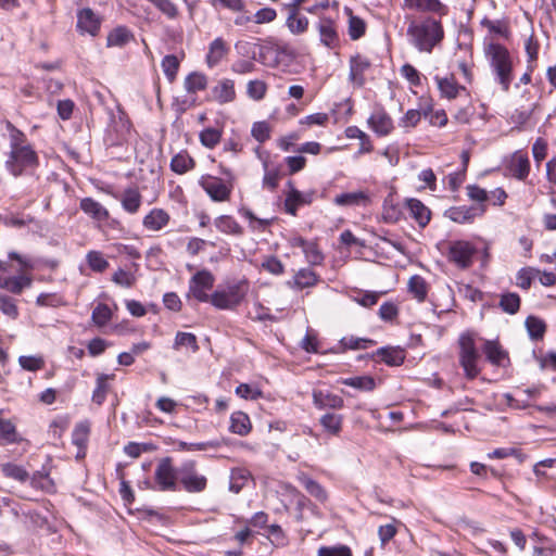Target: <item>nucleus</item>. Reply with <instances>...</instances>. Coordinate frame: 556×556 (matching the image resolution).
Returning a JSON list of instances; mask_svg holds the SVG:
<instances>
[{
    "instance_id": "f257e3e1",
    "label": "nucleus",
    "mask_w": 556,
    "mask_h": 556,
    "mask_svg": "<svg viewBox=\"0 0 556 556\" xmlns=\"http://www.w3.org/2000/svg\"><path fill=\"white\" fill-rule=\"evenodd\" d=\"M407 35L418 50L430 52L443 39L444 30L440 21L428 16L419 22H412Z\"/></svg>"
},
{
    "instance_id": "f03ea898",
    "label": "nucleus",
    "mask_w": 556,
    "mask_h": 556,
    "mask_svg": "<svg viewBox=\"0 0 556 556\" xmlns=\"http://www.w3.org/2000/svg\"><path fill=\"white\" fill-rule=\"evenodd\" d=\"M39 166V157L31 146L10 150L4 162L5 169L14 177L33 175Z\"/></svg>"
},
{
    "instance_id": "7ed1b4c3",
    "label": "nucleus",
    "mask_w": 556,
    "mask_h": 556,
    "mask_svg": "<svg viewBox=\"0 0 556 556\" xmlns=\"http://www.w3.org/2000/svg\"><path fill=\"white\" fill-rule=\"evenodd\" d=\"M458 348V361L465 377L469 380L477 378L481 370L478 367L480 354L476 345L475 333L471 331L460 333Z\"/></svg>"
},
{
    "instance_id": "20e7f679",
    "label": "nucleus",
    "mask_w": 556,
    "mask_h": 556,
    "mask_svg": "<svg viewBox=\"0 0 556 556\" xmlns=\"http://www.w3.org/2000/svg\"><path fill=\"white\" fill-rule=\"evenodd\" d=\"M179 482V468H175L172 457H163L159 460L154 471V483L152 486L150 481L144 484L149 489H154L161 492H176Z\"/></svg>"
},
{
    "instance_id": "39448f33",
    "label": "nucleus",
    "mask_w": 556,
    "mask_h": 556,
    "mask_svg": "<svg viewBox=\"0 0 556 556\" xmlns=\"http://www.w3.org/2000/svg\"><path fill=\"white\" fill-rule=\"evenodd\" d=\"M247 294V282L229 285L226 289L215 290L208 302L217 309L233 311L241 304Z\"/></svg>"
},
{
    "instance_id": "423d86ee",
    "label": "nucleus",
    "mask_w": 556,
    "mask_h": 556,
    "mask_svg": "<svg viewBox=\"0 0 556 556\" xmlns=\"http://www.w3.org/2000/svg\"><path fill=\"white\" fill-rule=\"evenodd\" d=\"M179 484L188 493H201L207 488V478L199 473L194 460H187L179 467Z\"/></svg>"
},
{
    "instance_id": "0eeeda50",
    "label": "nucleus",
    "mask_w": 556,
    "mask_h": 556,
    "mask_svg": "<svg viewBox=\"0 0 556 556\" xmlns=\"http://www.w3.org/2000/svg\"><path fill=\"white\" fill-rule=\"evenodd\" d=\"M476 247L467 240H454L448 243L446 258L459 269H468L473 264Z\"/></svg>"
},
{
    "instance_id": "6e6552de",
    "label": "nucleus",
    "mask_w": 556,
    "mask_h": 556,
    "mask_svg": "<svg viewBox=\"0 0 556 556\" xmlns=\"http://www.w3.org/2000/svg\"><path fill=\"white\" fill-rule=\"evenodd\" d=\"M215 277L207 269L197 271L189 280L188 298H193L198 302H208L210 295L207 292L214 287Z\"/></svg>"
},
{
    "instance_id": "1a4fd4ad",
    "label": "nucleus",
    "mask_w": 556,
    "mask_h": 556,
    "mask_svg": "<svg viewBox=\"0 0 556 556\" xmlns=\"http://www.w3.org/2000/svg\"><path fill=\"white\" fill-rule=\"evenodd\" d=\"M199 185L214 202L228 201L233 188L231 182H225L222 178L211 175L202 176Z\"/></svg>"
},
{
    "instance_id": "9d476101",
    "label": "nucleus",
    "mask_w": 556,
    "mask_h": 556,
    "mask_svg": "<svg viewBox=\"0 0 556 556\" xmlns=\"http://www.w3.org/2000/svg\"><path fill=\"white\" fill-rule=\"evenodd\" d=\"M530 160L527 152L517 150L510 154L504 164L505 175L519 181H526L530 174Z\"/></svg>"
},
{
    "instance_id": "9b49d317",
    "label": "nucleus",
    "mask_w": 556,
    "mask_h": 556,
    "mask_svg": "<svg viewBox=\"0 0 556 556\" xmlns=\"http://www.w3.org/2000/svg\"><path fill=\"white\" fill-rule=\"evenodd\" d=\"M486 211V205L452 206L445 211L444 216L457 224H471Z\"/></svg>"
},
{
    "instance_id": "f8f14e48",
    "label": "nucleus",
    "mask_w": 556,
    "mask_h": 556,
    "mask_svg": "<svg viewBox=\"0 0 556 556\" xmlns=\"http://www.w3.org/2000/svg\"><path fill=\"white\" fill-rule=\"evenodd\" d=\"M289 191L286 194L283 207L285 212L295 216L300 206L309 205L315 195V191L307 192L299 191L291 180L288 181Z\"/></svg>"
},
{
    "instance_id": "ddd939ff",
    "label": "nucleus",
    "mask_w": 556,
    "mask_h": 556,
    "mask_svg": "<svg viewBox=\"0 0 556 556\" xmlns=\"http://www.w3.org/2000/svg\"><path fill=\"white\" fill-rule=\"evenodd\" d=\"M481 350L491 365L502 368L510 366L509 354L497 339L484 340Z\"/></svg>"
},
{
    "instance_id": "4468645a",
    "label": "nucleus",
    "mask_w": 556,
    "mask_h": 556,
    "mask_svg": "<svg viewBox=\"0 0 556 556\" xmlns=\"http://www.w3.org/2000/svg\"><path fill=\"white\" fill-rule=\"evenodd\" d=\"M102 24V17L90 8H84L77 12V30L80 34H88L92 37L98 36Z\"/></svg>"
},
{
    "instance_id": "2eb2a0df",
    "label": "nucleus",
    "mask_w": 556,
    "mask_h": 556,
    "mask_svg": "<svg viewBox=\"0 0 556 556\" xmlns=\"http://www.w3.org/2000/svg\"><path fill=\"white\" fill-rule=\"evenodd\" d=\"M403 8L421 13L438 15L448 14V7L440 0H403Z\"/></svg>"
},
{
    "instance_id": "dca6fc26",
    "label": "nucleus",
    "mask_w": 556,
    "mask_h": 556,
    "mask_svg": "<svg viewBox=\"0 0 556 556\" xmlns=\"http://www.w3.org/2000/svg\"><path fill=\"white\" fill-rule=\"evenodd\" d=\"M485 55L494 70H511L513 63L508 50L500 43H490Z\"/></svg>"
},
{
    "instance_id": "f3484780",
    "label": "nucleus",
    "mask_w": 556,
    "mask_h": 556,
    "mask_svg": "<svg viewBox=\"0 0 556 556\" xmlns=\"http://www.w3.org/2000/svg\"><path fill=\"white\" fill-rule=\"evenodd\" d=\"M312 397L314 406L318 409H342L344 407V400L340 395L326 390H313Z\"/></svg>"
},
{
    "instance_id": "a211bd4d",
    "label": "nucleus",
    "mask_w": 556,
    "mask_h": 556,
    "mask_svg": "<svg viewBox=\"0 0 556 556\" xmlns=\"http://www.w3.org/2000/svg\"><path fill=\"white\" fill-rule=\"evenodd\" d=\"M409 216L415 219L419 227L425 228L431 219V211L418 199L409 198L405 201Z\"/></svg>"
},
{
    "instance_id": "6ab92c4d",
    "label": "nucleus",
    "mask_w": 556,
    "mask_h": 556,
    "mask_svg": "<svg viewBox=\"0 0 556 556\" xmlns=\"http://www.w3.org/2000/svg\"><path fill=\"white\" fill-rule=\"evenodd\" d=\"M170 220L169 214L159 207L152 208L142 219V225L151 231H160L168 225Z\"/></svg>"
},
{
    "instance_id": "aec40b11",
    "label": "nucleus",
    "mask_w": 556,
    "mask_h": 556,
    "mask_svg": "<svg viewBox=\"0 0 556 556\" xmlns=\"http://www.w3.org/2000/svg\"><path fill=\"white\" fill-rule=\"evenodd\" d=\"M319 276L311 268H301L295 273L292 280L287 281V286L292 289L302 290L314 287L318 283Z\"/></svg>"
},
{
    "instance_id": "412c9836",
    "label": "nucleus",
    "mask_w": 556,
    "mask_h": 556,
    "mask_svg": "<svg viewBox=\"0 0 556 556\" xmlns=\"http://www.w3.org/2000/svg\"><path fill=\"white\" fill-rule=\"evenodd\" d=\"M321 43L328 48H336L339 45V35L336 25L330 18H320L317 26Z\"/></svg>"
},
{
    "instance_id": "4be33fe9",
    "label": "nucleus",
    "mask_w": 556,
    "mask_h": 556,
    "mask_svg": "<svg viewBox=\"0 0 556 556\" xmlns=\"http://www.w3.org/2000/svg\"><path fill=\"white\" fill-rule=\"evenodd\" d=\"M368 124L370 128L379 136H387L393 129V121L384 110L375 112L368 118Z\"/></svg>"
},
{
    "instance_id": "5701e85b",
    "label": "nucleus",
    "mask_w": 556,
    "mask_h": 556,
    "mask_svg": "<svg viewBox=\"0 0 556 556\" xmlns=\"http://www.w3.org/2000/svg\"><path fill=\"white\" fill-rule=\"evenodd\" d=\"M370 202L365 191L345 192L337 194L333 203L338 206H366Z\"/></svg>"
},
{
    "instance_id": "b1692460",
    "label": "nucleus",
    "mask_w": 556,
    "mask_h": 556,
    "mask_svg": "<svg viewBox=\"0 0 556 556\" xmlns=\"http://www.w3.org/2000/svg\"><path fill=\"white\" fill-rule=\"evenodd\" d=\"M229 431L241 437L248 435L252 431V424L249 415L242 410L233 412L230 415Z\"/></svg>"
},
{
    "instance_id": "393cba45",
    "label": "nucleus",
    "mask_w": 556,
    "mask_h": 556,
    "mask_svg": "<svg viewBox=\"0 0 556 556\" xmlns=\"http://www.w3.org/2000/svg\"><path fill=\"white\" fill-rule=\"evenodd\" d=\"M122 207L128 214H136L139 212L142 204V195L138 188H127L123 191L119 198Z\"/></svg>"
},
{
    "instance_id": "a878e982",
    "label": "nucleus",
    "mask_w": 556,
    "mask_h": 556,
    "mask_svg": "<svg viewBox=\"0 0 556 556\" xmlns=\"http://www.w3.org/2000/svg\"><path fill=\"white\" fill-rule=\"evenodd\" d=\"M437 83L441 94L447 99H454L460 91H466V88L455 79L453 73L442 78L437 77Z\"/></svg>"
},
{
    "instance_id": "bb28decb",
    "label": "nucleus",
    "mask_w": 556,
    "mask_h": 556,
    "mask_svg": "<svg viewBox=\"0 0 556 556\" xmlns=\"http://www.w3.org/2000/svg\"><path fill=\"white\" fill-rule=\"evenodd\" d=\"M381 357V361L388 366H400L405 361L404 350L401 348L383 346L378 349L372 355Z\"/></svg>"
},
{
    "instance_id": "cd10ccee",
    "label": "nucleus",
    "mask_w": 556,
    "mask_h": 556,
    "mask_svg": "<svg viewBox=\"0 0 556 556\" xmlns=\"http://www.w3.org/2000/svg\"><path fill=\"white\" fill-rule=\"evenodd\" d=\"M3 410L0 409V444H17L23 438L17 433L15 425L2 418Z\"/></svg>"
},
{
    "instance_id": "c85d7f7f",
    "label": "nucleus",
    "mask_w": 556,
    "mask_h": 556,
    "mask_svg": "<svg viewBox=\"0 0 556 556\" xmlns=\"http://www.w3.org/2000/svg\"><path fill=\"white\" fill-rule=\"evenodd\" d=\"M80 210L99 222L106 220L109 218V211L98 201L92 198H84L79 203Z\"/></svg>"
},
{
    "instance_id": "c756f323",
    "label": "nucleus",
    "mask_w": 556,
    "mask_h": 556,
    "mask_svg": "<svg viewBox=\"0 0 556 556\" xmlns=\"http://www.w3.org/2000/svg\"><path fill=\"white\" fill-rule=\"evenodd\" d=\"M213 98L220 104L235 100V84L230 79L220 80L212 90Z\"/></svg>"
},
{
    "instance_id": "7c9ffc66",
    "label": "nucleus",
    "mask_w": 556,
    "mask_h": 556,
    "mask_svg": "<svg viewBox=\"0 0 556 556\" xmlns=\"http://www.w3.org/2000/svg\"><path fill=\"white\" fill-rule=\"evenodd\" d=\"M134 39V35L126 26H117L113 28L106 37L108 47L122 48Z\"/></svg>"
},
{
    "instance_id": "2f4dec72",
    "label": "nucleus",
    "mask_w": 556,
    "mask_h": 556,
    "mask_svg": "<svg viewBox=\"0 0 556 556\" xmlns=\"http://www.w3.org/2000/svg\"><path fill=\"white\" fill-rule=\"evenodd\" d=\"M540 42L534 36L533 31L523 38V49L527 56L528 70H533L536 66L540 51Z\"/></svg>"
},
{
    "instance_id": "473e14b6",
    "label": "nucleus",
    "mask_w": 556,
    "mask_h": 556,
    "mask_svg": "<svg viewBox=\"0 0 556 556\" xmlns=\"http://www.w3.org/2000/svg\"><path fill=\"white\" fill-rule=\"evenodd\" d=\"M343 420L344 417L341 414L326 413L320 417L319 422L327 433L338 437L342 431Z\"/></svg>"
},
{
    "instance_id": "72a5a7b5",
    "label": "nucleus",
    "mask_w": 556,
    "mask_h": 556,
    "mask_svg": "<svg viewBox=\"0 0 556 556\" xmlns=\"http://www.w3.org/2000/svg\"><path fill=\"white\" fill-rule=\"evenodd\" d=\"M215 227L224 233L242 236V226L230 215H220L214 222Z\"/></svg>"
},
{
    "instance_id": "f704fd0d",
    "label": "nucleus",
    "mask_w": 556,
    "mask_h": 556,
    "mask_svg": "<svg viewBox=\"0 0 556 556\" xmlns=\"http://www.w3.org/2000/svg\"><path fill=\"white\" fill-rule=\"evenodd\" d=\"M229 48L222 38H216L211 42L206 54V63L210 67L216 66L218 62L227 54Z\"/></svg>"
},
{
    "instance_id": "c9c22d12",
    "label": "nucleus",
    "mask_w": 556,
    "mask_h": 556,
    "mask_svg": "<svg viewBox=\"0 0 556 556\" xmlns=\"http://www.w3.org/2000/svg\"><path fill=\"white\" fill-rule=\"evenodd\" d=\"M286 25L292 34L299 35L307 30L308 20L306 16L301 15L299 10L289 9V15L287 17Z\"/></svg>"
},
{
    "instance_id": "e433bc0d",
    "label": "nucleus",
    "mask_w": 556,
    "mask_h": 556,
    "mask_svg": "<svg viewBox=\"0 0 556 556\" xmlns=\"http://www.w3.org/2000/svg\"><path fill=\"white\" fill-rule=\"evenodd\" d=\"M114 375L99 374L96 379V388L92 392V402L97 405H102L106 399V394L109 391L110 379H113Z\"/></svg>"
},
{
    "instance_id": "4c0bfd02",
    "label": "nucleus",
    "mask_w": 556,
    "mask_h": 556,
    "mask_svg": "<svg viewBox=\"0 0 556 556\" xmlns=\"http://www.w3.org/2000/svg\"><path fill=\"white\" fill-rule=\"evenodd\" d=\"M89 433L90 426L87 421L76 424L72 432V443L76 445L79 451H81L83 456L85 455V448L87 446Z\"/></svg>"
},
{
    "instance_id": "58836bf2",
    "label": "nucleus",
    "mask_w": 556,
    "mask_h": 556,
    "mask_svg": "<svg viewBox=\"0 0 556 556\" xmlns=\"http://www.w3.org/2000/svg\"><path fill=\"white\" fill-rule=\"evenodd\" d=\"M525 326L531 340L539 341L543 339L546 331V325L543 319L530 315L526 318Z\"/></svg>"
},
{
    "instance_id": "ea45409f",
    "label": "nucleus",
    "mask_w": 556,
    "mask_h": 556,
    "mask_svg": "<svg viewBox=\"0 0 556 556\" xmlns=\"http://www.w3.org/2000/svg\"><path fill=\"white\" fill-rule=\"evenodd\" d=\"M251 478V472L247 468H233L230 472L229 490L238 494Z\"/></svg>"
},
{
    "instance_id": "a19ab883",
    "label": "nucleus",
    "mask_w": 556,
    "mask_h": 556,
    "mask_svg": "<svg viewBox=\"0 0 556 556\" xmlns=\"http://www.w3.org/2000/svg\"><path fill=\"white\" fill-rule=\"evenodd\" d=\"M340 382L344 386L352 387L365 392L374 391L376 388V381L371 376L342 378Z\"/></svg>"
},
{
    "instance_id": "79ce46f5",
    "label": "nucleus",
    "mask_w": 556,
    "mask_h": 556,
    "mask_svg": "<svg viewBox=\"0 0 556 556\" xmlns=\"http://www.w3.org/2000/svg\"><path fill=\"white\" fill-rule=\"evenodd\" d=\"M194 165V160L186 151L174 155L170 161V169L179 175L189 172Z\"/></svg>"
},
{
    "instance_id": "37998d69",
    "label": "nucleus",
    "mask_w": 556,
    "mask_h": 556,
    "mask_svg": "<svg viewBox=\"0 0 556 556\" xmlns=\"http://www.w3.org/2000/svg\"><path fill=\"white\" fill-rule=\"evenodd\" d=\"M300 483L304 486V489L316 500L319 502H325L327 500L326 490L313 478L307 475H301L299 477Z\"/></svg>"
},
{
    "instance_id": "c03bdc74",
    "label": "nucleus",
    "mask_w": 556,
    "mask_h": 556,
    "mask_svg": "<svg viewBox=\"0 0 556 556\" xmlns=\"http://www.w3.org/2000/svg\"><path fill=\"white\" fill-rule=\"evenodd\" d=\"M408 291L418 301L424 302L428 294V285L419 275H414L408 280Z\"/></svg>"
},
{
    "instance_id": "a18cd8bd",
    "label": "nucleus",
    "mask_w": 556,
    "mask_h": 556,
    "mask_svg": "<svg viewBox=\"0 0 556 556\" xmlns=\"http://www.w3.org/2000/svg\"><path fill=\"white\" fill-rule=\"evenodd\" d=\"M185 88L189 93L204 90L207 86V78L201 72H190L185 78Z\"/></svg>"
},
{
    "instance_id": "49530a36",
    "label": "nucleus",
    "mask_w": 556,
    "mask_h": 556,
    "mask_svg": "<svg viewBox=\"0 0 556 556\" xmlns=\"http://www.w3.org/2000/svg\"><path fill=\"white\" fill-rule=\"evenodd\" d=\"M88 267L94 273H104L110 264L101 251L91 250L86 254Z\"/></svg>"
},
{
    "instance_id": "de8ad7c7",
    "label": "nucleus",
    "mask_w": 556,
    "mask_h": 556,
    "mask_svg": "<svg viewBox=\"0 0 556 556\" xmlns=\"http://www.w3.org/2000/svg\"><path fill=\"white\" fill-rule=\"evenodd\" d=\"M349 13V27L348 34L352 40H357L365 35L366 31V23L358 16L352 14L350 9H345Z\"/></svg>"
},
{
    "instance_id": "09e8293b",
    "label": "nucleus",
    "mask_w": 556,
    "mask_h": 556,
    "mask_svg": "<svg viewBox=\"0 0 556 556\" xmlns=\"http://www.w3.org/2000/svg\"><path fill=\"white\" fill-rule=\"evenodd\" d=\"M520 296L515 292H506L501 295L498 306L509 315H515L520 308Z\"/></svg>"
},
{
    "instance_id": "8fccbe9b",
    "label": "nucleus",
    "mask_w": 556,
    "mask_h": 556,
    "mask_svg": "<svg viewBox=\"0 0 556 556\" xmlns=\"http://www.w3.org/2000/svg\"><path fill=\"white\" fill-rule=\"evenodd\" d=\"M33 279L27 275L8 277L5 290L13 294H21L24 289L30 288Z\"/></svg>"
},
{
    "instance_id": "3c124183",
    "label": "nucleus",
    "mask_w": 556,
    "mask_h": 556,
    "mask_svg": "<svg viewBox=\"0 0 556 556\" xmlns=\"http://www.w3.org/2000/svg\"><path fill=\"white\" fill-rule=\"evenodd\" d=\"M223 441L219 440H211L205 442H185L179 441L178 442V450L186 451V452H193V451H207V450H217L222 446Z\"/></svg>"
},
{
    "instance_id": "603ef678",
    "label": "nucleus",
    "mask_w": 556,
    "mask_h": 556,
    "mask_svg": "<svg viewBox=\"0 0 556 556\" xmlns=\"http://www.w3.org/2000/svg\"><path fill=\"white\" fill-rule=\"evenodd\" d=\"M376 341L367 338H357L354 336L344 337L340 340L342 351L345 350H365L368 346L375 345Z\"/></svg>"
},
{
    "instance_id": "864d4df0",
    "label": "nucleus",
    "mask_w": 556,
    "mask_h": 556,
    "mask_svg": "<svg viewBox=\"0 0 556 556\" xmlns=\"http://www.w3.org/2000/svg\"><path fill=\"white\" fill-rule=\"evenodd\" d=\"M1 471L4 477L20 482H25L29 479L27 470L23 466L13 463L3 464L1 466Z\"/></svg>"
},
{
    "instance_id": "5fc2aeb1",
    "label": "nucleus",
    "mask_w": 556,
    "mask_h": 556,
    "mask_svg": "<svg viewBox=\"0 0 556 556\" xmlns=\"http://www.w3.org/2000/svg\"><path fill=\"white\" fill-rule=\"evenodd\" d=\"M5 129L9 132L10 150L30 146L26 142L27 139L25 134L22 130L17 129L11 122H5Z\"/></svg>"
},
{
    "instance_id": "6e6d98bb",
    "label": "nucleus",
    "mask_w": 556,
    "mask_h": 556,
    "mask_svg": "<svg viewBox=\"0 0 556 556\" xmlns=\"http://www.w3.org/2000/svg\"><path fill=\"white\" fill-rule=\"evenodd\" d=\"M182 346L190 348L193 353L198 352L200 349L197 337L193 333L178 331L175 336L173 348L179 350Z\"/></svg>"
},
{
    "instance_id": "4d7b16f0",
    "label": "nucleus",
    "mask_w": 556,
    "mask_h": 556,
    "mask_svg": "<svg viewBox=\"0 0 556 556\" xmlns=\"http://www.w3.org/2000/svg\"><path fill=\"white\" fill-rule=\"evenodd\" d=\"M540 274L533 267H522L516 275V285L522 290H529L533 279Z\"/></svg>"
},
{
    "instance_id": "13d9d810",
    "label": "nucleus",
    "mask_w": 556,
    "mask_h": 556,
    "mask_svg": "<svg viewBox=\"0 0 556 556\" xmlns=\"http://www.w3.org/2000/svg\"><path fill=\"white\" fill-rule=\"evenodd\" d=\"M112 311L105 303H99L92 311L91 320L98 327L105 326L112 319Z\"/></svg>"
},
{
    "instance_id": "bf43d9fd",
    "label": "nucleus",
    "mask_w": 556,
    "mask_h": 556,
    "mask_svg": "<svg viewBox=\"0 0 556 556\" xmlns=\"http://www.w3.org/2000/svg\"><path fill=\"white\" fill-rule=\"evenodd\" d=\"M200 142L207 149L215 148L222 138V130L213 127L204 128L200 135Z\"/></svg>"
},
{
    "instance_id": "052dcab7",
    "label": "nucleus",
    "mask_w": 556,
    "mask_h": 556,
    "mask_svg": "<svg viewBox=\"0 0 556 556\" xmlns=\"http://www.w3.org/2000/svg\"><path fill=\"white\" fill-rule=\"evenodd\" d=\"M152 3L160 12H162L167 18L175 20L178 17V8L170 0H147Z\"/></svg>"
},
{
    "instance_id": "680f3d73",
    "label": "nucleus",
    "mask_w": 556,
    "mask_h": 556,
    "mask_svg": "<svg viewBox=\"0 0 556 556\" xmlns=\"http://www.w3.org/2000/svg\"><path fill=\"white\" fill-rule=\"evenodd\" d=\"M238 213L242 217L249 219L251 223V227L257 230H264L271 224V219L258 218L253 214V212L250 208L245 206H241L238 210Z\"/></svg>"
},
{
    "instance_id": "e2e57ef3",
    "label": "nucleus",
    "mask_w": 556,
    "mask_h": 556,
    "mask_svg": "<svg viewBox=\"0 0 556 556\" xmlns=\"http://www.w3.org/2000/svg\"><path fill=\"white\" fill-rule=\"evenodd\" d=\"M267 92V85L265 81L260 79L250 80L247 86V93L249 98L260 101L264 99Z\"/></svg>"
},
{
    "instance_id": "0e129e2a",
    "label": "nucleus",
    "mask_w": 556,
    "mask_h": 556,
    "mask_svg": "<svg viewBox=\"0 0 556 556\" xmlns=\"http://www.w3.org/2000/svg\"><path fill=\"white\" fill-rule=\"evenodd\" d=\"M20 366L27 371H37L43 368L45 361L41 356L22 355L18 357Z\"/></svg>"
},
{
    "instance_id": "69168bd1",
    "label": "nucleus",
    "mask_w": 556,
    "mask_h": 556,
    "mask_svg": "<svg viewBox=\"0 0 556 556\" xmlns=\"http://www.w3.org/2000/svg\"><path fill=\"white\" fill-rule=\"evenodd\" d=\"M252 137L260 143H264L270 138V127L265 121L255 122L251 129Z\"/></svg>"
},
{
    "instance_id": "338daca9",
    "label": "nucleus",
    "mask_w": 556,
    "mask_h": 556,
    "mask_svg": "<svg viewBox=\"0 0 556 556\" xmlns=\"http://www.w3.org/2000/svg\"><path fill=\"white\" fill-rule=\"evenodd\" d=\"M0 311L13 319L18 316L16 301L8 294L0 293Z\"/></svg>"
},
{
    "instance_id": "774afa93",
    "label": "nucleus",
    "mask_w": 556,
    "mask_h": 556,
    "mask_svg": "<svg viewBox=\"0 0 556 556\" xmlns=\"http://www.w3.org/2000/svg\"><path fill=\"white\" fill-rule=\"evenodd\" d=\"M317 556H352V551L346 545L320 546Z\"/></svg>"
}]
</instances>
